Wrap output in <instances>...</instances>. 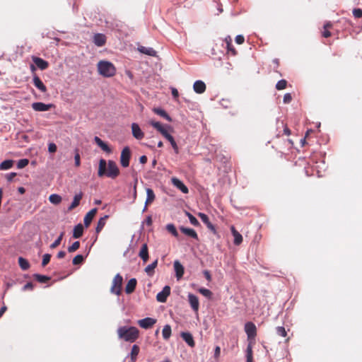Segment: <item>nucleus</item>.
<instances>
[{
	"mask_svg": "<svg viewBox=\"0 0 362 362\" xmlns=\"http://www.w3.org/2000/svg\"><path fill=\"white\" fill-rule=\"evenodd\" d=\"M98 175L99 177L106 175L108 177L115 179L119 175V170L115 161L109 160L107 162L105 159H100Z\"/></svg>",
	"mask_w": 362,
	"mask_h": 362,
	"instance_id": "nucleus-1",
	"label": "nucleus"
},
{
	"mask_svg": "<svg viewBox=\"0 0 362 362\" xmlns=\"http://www.w3.org/2000/svg\"><path fill=\"white\" fill-rule=\"evenodd\" d=\"M245 332L247 334L249 344L246 349L247 362H253L252 345L257 336V327L252 322H248L245 325Z\"/></svg>",
	"mask_w": 362,
	"mask_h": 362,
	"instance_id": "nucleus-2",
	"label": "nucleus"
},
{
	"mask_svg": "<svg viewBox=\"0 0 362 362\" xmlns=\"http://www.w3.org/2000/svg\"><path fill=\"white\" fill-rule=\"evenodd\" d=\"M119 339L127 342H134L139 337V330L136 327L123 326L117 329Z\"/></svg>",
	"mask_w": 362,
	"mask_h": 362,
	"instance_id": "nucleus-3",
	"label": "nucleus"
},
{
	"mask_svg": "<svg viewBox=\"0 0 362 362\" xmlns=\"http://www.w3.org/2000/svg\"><path fill=\"white\" fill-rule=\"evenodd\" d=\"M98 72L103 77L110 78L116 74V68L115 65L108 61L100 60L97 64Z\"/></svg>",
	"mask_w": 362,
	"mask_h": 362,
	"instance_id": "nucleus-4",
	"label": "nucleus"
},
{
	"mask_svg": "<svg viewBox=\"0 0 362 362\" xmlns=\"http://www.w3.org/2000/svg\"><path fill=\"white\" fill-rule=\"evenodd\" d=\"M123 283V278L117 274L115 276L112 281V286L110 288L111 293L119 296L122 293V286Z\"/></svg>",
	"mask_w": 362,
	"mask_h": 362,
	"instance_id": "nucleus-5",
	"label": "nucleus"
},
{
	"mask_svg": "<svg viewBox=\"0 0 362 362\" xmlns=\"http://www.w3.org/2000/svg\"><path fill=\"white\" fill-rule=\"evenodd\" d=\"M131 150L129 146H125L120 155V163L121 165L124 168H127L129 165V160L131 158Z\"/></svg>",
	"mask_w": 362,
	"mask_h": 362,
	"instance_id": "nucleus-6",
	"label": "nucleus"
},
{
	"mask_svg": "<svg viewBox=\"0 0 362 362\" xmlns=\"http://www.w3.org/2000/svg\"><path fill=\"white\" fill-rule=\"evenodd\" d=\"M170 294V287L165 286L156 296V300L160 303H165Z\"/></svg>",
	"mask_w": 362,
	"mask_h": 362,
	"instance_id": "nucleus-7",
	"label": "nucleus"
},
{
	"mask_svg": "<svg viewBox=\"0 0 362 362\" xmlns=\"http://www.w3.org/2000/svg\"><path fill=\"white\" fill-rule=\"evenodd\" d=\"M52 107H54L53 104H45L41 102L33 103L32 104V107L35 111L37 112H45L49 110Z\"/></svg>",
	"mask_w": 362,
	"mask_h": 362,
	"instance_id": "nucleus-8",
	"label": "nucleus"
},
{
	"mask_svg": "<svg viewBox=\"0 0 362 362\" xmlns=\"http://www.w3.org/2000/svg\"><path fill=\"white\" fill-rule=\"evenodd\" d=\"M156 323V320L151 317H146L138 321V325L144 329H149Z\"/></svg>",
	"mask_w": 362,
	"mask_h": 362,
	"instance_id": "nucleus-9",
	"label": "nucleus"
},
{
	"mask_svg": "<svg viewBox=\"0 0 362 362\" xmlns=\"http://www.w3.org/2000/svg\"><path fill=\"white\" fill-rule=\"evenodd\" d=\"M132 132L133 136L138 140H141L144 137V132L136 123L132 124Z\"/></svg>",
	"mask_w": 362,
	"mask_h": 362,
	"instance_id": "nucleus-10",
	"label": "nucleus"
},
{
	"mask_svg": "<svg viewBox=\"0 0 362 362\" xmlns=\"http://www.w3.org/2000/svg\"><path fill=\"white\" fill-rule=\"evenodd\" d=\"M171 182L172 184L177 189H179L182 193L187 194L189 192L187 187L178 178L172 177Z\"/></svg>",
	"mask_w": 362,
	"mask_h": 362,
	"instance_id": "nucleus-11",
	"label": "nucleus"
},
{
	"mask_svg": "<svg viewBox=\"0 0 362 362\" xmlns=\"http://www.w3.org/2000/svg\"><path fill=\"white\" fill-rule=\"evenodd\" d=\"M188 300L192 310L197 312L199 308L198 297L192 293H189Z\"/></svg>",
	"mask_w": 362,
	"mask_h": 362,
	"instance_id": "nucleus-12",
	"label": "nucleus"
},
{
	"mask_svg": "<svg viewBox=\"0 0 362 362\" xmlns=\"http://www.w3.org/2000/svg\"><path fill=\"white\" fill-rule=\"evenodd\" d=\"M97 211H98V209L96 208H94V209H92L90 211H89L86 214L84 219H83V222H84V226L86 228H88L90 225L94 216H95V214L97 213Z\"/></svg>",
	"mask_w": 362,
	"mask_h": 362,
	"instance_id": "nucleus-13",
	"label": "nucleus"
},
{
	"mask_svg": "<svg viewBox=\"0 0 362 362\" xmlns=\"http://www.w3.org/2000/svg\"><path fill=\"white\" fill-rule=\"evenodd\" d=\"M174 269L175 272V276L177 279H180L184 274L185 269L184 267L181 264V263L178 260H175L173 264Z\"/></svg>",
	"mask_w": 362,
	"mask_h": 362,
	"instance_id": "nucleus-14",
	"label": "nucleus"
},
{
	"mask_svg": "<svg viewBox=\"0 0 362 362\" xmlns=\"http://www.w3.org/2000/svg\"><path fill=\"white\" fill-rule=\"evenodd\" d=\"M33 62L41 70H45L49 66V63L42 58L33 57Z\"/></svg>",
	"mask_w": 362,
	"mask_h": 362,
	"instance_id": "nucleus-15",
	"label": "nucleus"
},
{
	"mask_svg": "<svg viewBox=\"0 0 362 362\" xmlns=\"http://www.w3.org/2000/svg\"><path fill=\"white\" fill-rule=\"evenodd\" d=\"M230 230L233 236L234 237V245H240L243 242L242 235L235 229V228L233 226H230Z\"/></svg>",
	"mask_w": 362,
	"mask_h": 362,
	"instance_id": "nucleus-16",
	"label": "nucleus"
},
{
	"mask_svg": "<svg viewBox=\"0 0 362 362\" xmlns=\"http://www.w3.org/2000/svg\"><path fill=\"white\" fill-rule=\"evenodd\" d=\"M180 335L182 339L188 344V346L192 348L194 347L195 342L191 333L182 332Z\"/></svg>",
	"mask_w": 362,
	"mask_h": 362,
	"instance_id": "nucleus-17",
	"label": "nucleus"
},
{
	"mask_svg": "<svg viewBox=\"0 0 362 362\" xmlns=\"http://www.w3.org/2000/svg\"><path fill=\"white\" fill-rule=\"evenodd\" d=\"M33 84L34 86L39 89L41 92L45 93L47 91V87L45 86L43 82L37 75L33 76Z\"/></svg>",
	"mask_w": 362,
	"mask_h": 362,
	"instance_id": "nucleus-18",
	"label": "nucleus"
},
{
	"mask_svg": "<svg viewBox=\"0 0 362 362\" xmlns=\"http://www.w3.org/2000/svg\"><path fill=\"white\" fill-rule=\"evenodd\" d=\"M93 42L98 47L103 46L106 42L105 35L101 33L95 34L93 37Z\"/></svg>",
	"mask_w": 362,
	"mask_h": 362,
	"instance_id": "nucleus-19",
	"label": "nucleus"
},
{
	"mask_svg": "<svg viewBox=\"0 0 362 362\" xmlns=\"http://www.w3.org/2000/svg\"><path fill=\"white\" fill-rule=\"evenodd\" d=\"M136 284H137V281L134 278H132L130 280H129V281L127 282V284L125 286V292L127 294L132 293L136 288Z\"/></svg>",
	"mask_w": 362,
	"mask_h": 362,
	"instance_id": "nucleus-20",
	"label": "nucleus"
},
{
	"mask_svg": "<svg viewBox=\"0 0 362 362\" xmlns=\"http://www.w3.org/2000/svg\"><path fill=\"white\" fill-rule=\"evenodd\" d=\"M94 141H95V144L98 146H100L103 151L108 153H111L112 150L109 147V146L106 143H105L103 140H101L98 136H95Z\"/></svg>",
	"mask_w": 362,
	"mask_h": 362,
	"instance_id": "nucleus-21",
	"label": "nucleus"
},
{
	"mask_svg": "<svg viewBox=\"0 0 362 362\" xmlns=\"http://www.w3.org/2000/svg\"><path fill=\"white\" fill-rule=\"evenodd\" d=\"M193 88L197 93L202 94L206 90V85L202 81H197L193 85Z\"/></svg>",
	"mask_w": 362,
	"mask_h": 362,
	"instance_id": "nucleus-22",
	"label": "nucleus"
},
{
	"mask_svg": "<svg viewBox=\"0 0 362 362\" xmlns=\"http://www.w3.org/2000/svg\"><path fill=\"white\" fill-rule=\"evenodd\" d=\"M139 256L141 258L144 263L148 261L149 257L147 244L144 243L142 245Z\"/></svg>",
	"mask_w": 362,
	"mask_h": 362,
	"instance_id": "nucleus-23",
	"label": "nucleus"
},
{
	"mask_svg": "<svg viewBox=\"0 0 362 362\" xmlns=\"http://www.w3.org/2000/svg\"><path fill=\"white\" fill-rule=\"evenodd\" d=\"M180 230L185 235H186L190 238H194L196 240H198V235L194 229L182 226L180 228Z\"/></svg>",
	"mask_w": 362,
	"mask_h": 362,
	"instance_id": "nucleus-24",
	"label": "nucleus"
},
{
	"mask_svg": "<svg viewBox=\"0 0 362 362\" xmlns=\"http://www.w3.org/2000/svg\"><path fill=\"white\" fill-rule=\"evenodd\" d=\"M82 197H83L82 192H80V193L76 194L74 197V200H73L72 203L68 208V211H72L74 209L77 207L79 205L80 201L81 200Z\"/></svg>",
	"mask_w": 362,
	"mask_h": 362,
	"instance_id": "nucleus-25",
	"label": "nucleus"
},
{
	"mask_svg": "<svg viewBox=\"0 0 362 362\" xmlns=\"http://www.w3.org/2000/svg\"><path fill=\"white\" fill-rule=\"evenodd\" d=\"M138 50L142 53L148 56L154 57L156 55V52L151 47H146L144 46H141L138 48Z\"/></svg>",
	"mask_w": 362,
	"mask_h": 362,
	"instance_id": "nucleus-26",
	"label": "nucleus"
},
{
	"mask_svg": "<svg viewBox=\"0 0 362 362\" xmlns=\"http://www.w3.org/2000/svg\"><path fill=\"white\" fill-rule=\"evenodd\" d=\"M83 233V226L81 223L76 225L73 231V237L74 238H79L82 236Z\"/></svg>",
	"mask_w": 362,
	"mask_h": 362,
	"instance_id": "nucleus-27",
	"label": "nucleus"
},
{
	"mask_svg": "<svg viewBox=\"0 0 362 362\" xmlns=\"http://www.w3.org/2000/svg\"><path fill=\"white\" fill-rule=\"evenodd\" d=\"M149 124L152 127H153L157 131H158L162 135H163L167 132V130L159 122L150 120Z\"/></svg>",
	"mask_w": 362,
	"mask_h": 362,
	"instance_id": "nucleus-28",
	"label": "nucleus"
},
{
	"mask_svg": "<svg viewBox=\"0 0 362 362\" xmlns=\"http://www.w3.org/2000/svg\"><path fill=\"white\" fill-rule=\"evenodd\" d=\"M146 195L147 197L145 202L146 206H148V204H151L155 200L156 198L154 192L151 188L146 189Z\"/></svg>",
	"mask_w": 362,
	"mask_h": 362,
	"instance_id": "nucleus-29",
	"label": "nucleus"
},
{
	"mask_svg": "<svg viewBox=\"0 0 362 362\" xmlns=\"http://www.w3.org/2000/svg\"><path fill=\"white\" fill-rule=\"evenodd\" d=\"M108 218V216H105L104 217H102L99 219L98 223H97V226L95 228V232L97 234H98L102 230L103 228H104L105 223H106V220Z\"/></svg>",
	"mask_w": 362,
	"mask_h": 362,
	"instance_id": "nucleus-30",
	"label": "nucleus"
},
{
	"mask_svg": "<svg viewBox=\"0 0 362 362\" xmlns=\"http://www.w3.org/2000/svg\"><path fill=\"white\" fill-rule=\"evenodd\" d=\"M157 265H158V259H156L153 262H152L151 264L148 265L145 268L146 273L149 276H152L154 274V269L156 268Z\"/></svg>",
	"mask_w": 362,
	"mask_h": 362,
	"instance_id": "nucleus-31",
	"label": "nucleus"
},
{
	"mask_svg": "<svg viewBox=\"0 0 362 362\" xmlns=\"http://www.w3.org/2000/svg\"><path fill=\"white\" fill-rule=\"evenodd\" d=\"M139 351H140V348L138 345H136V344L133 345V346L132 348L131 353H130L132 362L136 361V357L139 353Z\"/></svg>",
	"mask_w": 362,
	"mask_h": 362,
	"instance_id": "nucleus-32",
	"label": "nucleus"
},
{
	"mask_svg": "<svg viewBox=\"0 0 362 362\" xmlns=\"http://www.w3.org/2000/svg\"><path fill=\"white\" fill-rule=\"evenodd\" d=\"M153 112L156 114L160 115V117L165 118L168 121H169V122L172 121L171 117L169 116V115L164 110L160 109V108H154L153 109Z\"/></svg>",
	"mask_w": 362,
	"mask_h": 362,
	"instance_id": "nucleus-33",
	"label": "nucleus"
},
{
	"mask_svg": "<svg viewBox=\"0 0 362 362\" xmlns=\"http://www.w3.org/2000/svg\"><path fill=\"white\" fill-rule=\"evenodd\" d=\"M171 327L169 325H166L163 327L162 334L165 340H168L171 336Z\"/></svg>",
	"mask_w": 362,
	"mask_h": 362,
	"instance_id": "nucleus-34",
	"label": "nucleus"
},
{
	"mask_svg": "<svg viewBox=\"0 0 362 362\" xmlns=\"http://www.w3.org/2000/svg\"><path fill=\"white\" fill-rule=\"evenodd\" d=\"M18 264L20 267L24 271L30 268V263L28 262V261L22 257H20L18 258Z\"/></svg>",
	"mask_w": 362,
	"mask_h": 362,
	"instance_id": "nucleus-35",
	"label": "nucleus"
},
{
	"mask_svg": "<svg viewBox=\"0 0 362 362\" xmlns=\"http://www.w3.org/2000/svg\"><path fill=\"white\" fill-rule=\"evenodd\" d=\"M13 165V160H6L0 164V170H6L10 169Z\"/></svg>",
	"mask_w": 362,
	"mask_h": 362,
	"instance_id": "nucleus-36",
	"label": "nucleus"
},
{
	"mask_svg": "<svg viewBox=\"0 0 362 362\" xmlns=\"http://www.w3.org/2000/svg\"><path fill=\"white\" fill-rule=\"evenodd\" d=\"M226 46L228 52H230L233 56H235L237 54V52L235 49L233 45H232L231 39L229 37V39H226Z\"/></svg>",
	"mask_w": 362,
	"mask_h": 362,
	"instance_id": "nucleus-37",
	"label": "nucleus"
},
{
	"mask_svg": "<svg viewBox=\"0 0 362 362\" xmlns=\"http://www.w3.org/2000/svg\"><path fill=\"white\" fill-rule=\"evenodd\" d=\"M34 278L40 283H47L50 280V277L41 274H34Z\"/></svg>",
	"mask_w": 362,
	"mask_h": 362,
	"instance_id": "nucleus-38",
	"label": "nucleus"
},
{
	"mask_svg": "<svg viewBox=\"0 0 362 362\" xmlns=\"http://www.w3.org/2000/svg\"><path fill=\"white\" fill-rule=\"evenodd\" d=\"M49 200L52 204H59L62 202V197L57 194H52L49 197Z\"/></svg>",
	"mask_w": 362,
	"mask_h": 362,
	"instance_id": "nucleus-39",
	"label": "nucleus"
},
{
	"mask_svg": "<svg viewBox=\"0 0 362 362\" xmlns=\"http://www.w3.org/2000/svg\"><path fill=\"white\" fill-rule=\"evenodd\" d=\"M167 230L174 237H178V233L175 226L173 223H169L166 226Z\"/></svg>",
	"mask_w": 362,
	"mask_h": 362,
	"instance_id": "nucleus-40",
	"label": "nucleus"
},
{
	"mask_svg": "<svg viewBox=\"0 0 362 362\" xmlns=\"http://www.w3.org/2000/svg\"><path fill=\"white\" fill-rule=\"evenodd\" d=\"M287 81L285 79H281L277 82L276 84V88L278 90H284L286 88Z\"/></svg>",
	"mask_w": 362,
	"mask_h": 362,
	"instance_id": "nucleus-41",
	"label": "nucleus"
},
{
	"mask_svg": "<svg viewBox=\"0 0 362 362\" xmlns=\"http://www.w3.org/2000/svg\"><path fill=\"white\" fill-rule=\"evenodd\" d=\"M84 257L82 255H77L73 259L72 263L74 265H78L83 263Z\"/></svg>",
	"mask_w": 362,
	"mask_h": 362,
	"instance_id": "nucleus-42",
	"label": "nucleus"
},
{
	"mask_svg": "<svg viewBox=\"0 0 362 362\" xmlns=\"http://www.w3.org/2000/svg\"><path fill=\"white\" fill-rule=\"evenodd\" d=\"M186 215L189 218V220L191 224H192L194 226H199V223L198 220L193 215H192L189 212H186Z\"/></svg>",
	"mask_w": 362,
	"mask_h": 362,
	"instance_id": "nucleus-43",
	"label": "nucleus"
},
{
	"mask_svg": "<svg viewBox=\"0 0 362 362\" xmlns=\"http://www.w3.org/2000/svg\"><path fill=\"white\" fill-rule=\"evenodd\" d=\"M63 236H64V233H62L60 234V235L58 237V238L57 240H55L54 242L50 245V248L54 249V248H56L57 247H58L62 242Z\"/></svg>",
	"mask_w": 362,
	"mask_h": 362,
	"instance_id": "nucleus-44",
	"label": "nucleus"
},
{
	"mask_svg": "<svg viewBox=\"0 0 362 362\" xmlns=\"http://www.w3.org/2000/svg\"><path fill=\"white\" fill-rule=\"evenodd\" d=\"M29 163V160L26 158L21 159L18 161L17 167L19 169L23 168Z\"/></svg>",
	"mask_w": 362,
	"mask_h": 362,
	"instance_id": "nucleus-45",
	"label": "nucleus"
},
{
	"mask_svg": "<svg viewBox=\"0 0 362 362\" xmlns=\"http://www.w3.org/2000/svg\"><path fill=\"white\" fill-rule=\"evenodd\" d=\"M80 247L79 241L74 242L71 246L68 247L69 252H74L76 251Z\"/></svg>",
	"mask_w": 362,
	"mask_h": 362,
	"instance_id": "nucleus-46",
	"label": "nucleus"
},
{
	"mask_svg": "<svg viewBox=\"0 0 362 362\" xmlns=\"http://www.w3.org/2000/svg\"><path fill=\"white\" fill-rule=\"evenodd\" d=\"M276 330L278 335L283 337H286L287 336V332L284 327H277Z\"/></svg>",
	"mask_w": 362,
	"mask_h": 362,
	"instance_id": "nucleus-47",
	"label": "nucleus"
},
{
	"mask_svg": "<svg viewBox=\"0 0 362 362\" xmlns=\"http://www.w3.org/2000/svg\"><path fill=\"white\" fill-rule=\"evenodd\" d=\"M50 259H51V255L45 254L42 257V266L45 267L49 262Z\"/></svg>",
	"mask_w": 362,
	"mask_h": 362,
	"instance_id": "nucleus-48",
	"label": "nucleus"
},
{
	"mask_svg": "<svg viewBox=\"0 0 362 362\" xmlns=\"http://www.w3.org/2000/svg\"><path fill=\"white\" fill-rule=\"evenodd\" d=\"M198 216L201 218L202 221L205 224L208 223V222L210 221L208 216L204 213H199Z\"/></svg>",
	"mask_w": 362,
	"mask_h": 362,
	"instance_id": "nucleus-49",
	"label": "nucleus"
},
{
	"mask_svg": "<svg viewBox=\"0 0 362 362\" xmlns=\"http://www.w3.org/2000/svg\"><path fill=\"white\" fill-rule=\"evenodd\" d=\"M353 15L356 18H360L362 17V9L361 8H354L353 10Z\"/></svg>",
	"mask_w": 362,
	"mask_h": 362,
	"instance_id": "nucleus-50",
	"label": "nucleus"
},
{
	"mask_svg": "<svg viewBox=\"0 0 362 362\" xmlns=\"http://www.w3.org/2000/svg\"><path fill=\"white\" fill-rule=\"evenodd\" d=\"M199 293L206 297H210L212 294L210 290L204 288L199 289Z\"/></svg>",
	"mask_w": 362,
	"mask_h": 362,
	"instance_id": "nucleus-51",
	"label": "nucleus"
},
{
	"mask_svg": "<svg viewBox=\"0 0 362 362\" xmlns=\"http://www.w3.org/2000/svg\"><path fill=\"white\" fill-rule=\"evenodd\" d=\"M292 100V96L291 93H286L284 96L283 101L285 104L290 103Z\"/></svg>",
	"mask_w": 362,
	"mask_h": 362,
	"instance_id": "nucleus-52",
	"label": "nucleus"
},
{
	"mask_svg": "<svg viewBox=\"0 0 362 362\" xmlns=\"http://www.w3.org/2000/svg\"><path fill=\"white\" fill-rule=\"evenodd\" d=\"M74 160H75V165L76 167H78L81 164V161H80V155H79L78 151L77 149L76 150Z\"/></svg>",
	"mask_w": 362,
	"mask_h": 362,
	"instance_id": "nucleus-53",
	"label": "nucleus"
},
{
	"mask_svg": "<svg viewBox=\"0 0 362 362\" xmlns=\"http://www.w3.org/2000/svg\"><path fill=\"white\" fill-rule=\"evenodd\" d=\"M57 146L54 143H50L48 146V151L49 153H54L57 151Z\"/></svg>",
	"mask_w": 362,
	"mask_h": 362,
	"instance_id": "nucleus-54",
	"label": "nucleus"
},
{
	"mask_svg": "<svg viewBox=\"0 0 362 362\" xmlns=\"http://www.w3.org/2000/svg\"><path fill=\"white\" fill-rule=\"evenodd\" d=\"M244 41H245V38L243 35H239L235 37V42L237 44L241 45L244 42Z\"/></svg>",
	"mask_w": 362,
	"mask_h": 362,
	"instance_id": "nucleus-55",
	"label": "nucleus"
},
{
	"mask_svg": "<svg viewBox=\"0 0 362 362\" xmlns=\"http://www.w3.org/2000/svg\"><path fill=\"white\" fill-rule=\"evenodd\" d=\"M34 285L32 282H28L23 288V291L33 290Z\"/></svg>",
	"mask_w": 362,
	"mask_h": 362,
	"instance_id": "nucleus-56",
	"label": "nucleus"
},
{
	"mask_svg": "<svg viewBox=\"0 0 362 362\" xmlns=\"http://www.w3.org/2000/svg\"><path fill=\"white\" fill-rule=\"evenodd\" d=\"M170 143H171L172 141H173L175 139L173 138V136H171L168 132H166L163 135Z\"/></svg>",
	"mask_w": 362,
	"mask_h": 362,
	"instance_id": "nucleus-57",
	"label": "nucleus"
},
{
	"mask_svg": "<svg viewBox=\"0 0 362 362\" xmlns=\"http://www.w3.org/2000/svg\"><path fill=\"white\" fill-rule=\"evenodd\" d=\"M170 144H171L175 153L176 154H177L179 153V148H178V146H177L176 141L174 140L173 141H172L170 143Z\"/></svg>",
	"mask_w": 362,
	"mask_h": 362,
	"instance_id": "nucleus-58",
	"label": "nucleus"
},
{
	"mask_svg": "<svg viewBox=\"0 0 362 362\" xmlns=\"http://www.w3.org/2000/svg\"><path fill=\"white\" fill-rule=\"evenodd\" d=\"M207 228L211 230L214 233H216V230L215 228V226L211 223V221L208 222V223L206 224Z\"/></svg>",
	"mask_w": 362,
	"mask_h": 362,
	"instance_id": "nucleus-59",
	"label": "nucleus"
},
{
	"mask_svg": "<svg viewBox=\"0 0 362 362\" xmlns=\"http://www.w3.org/2000/svg\"><path fill=\"white\" fill-rule=\"evenodd\" d=\"M207 228L211 230L214 233H216V230L215 228V226L211 223V221L208 222V223L206 224Z\"/></svg>",
	"mask_w": 362,
	"mask_h": 362,
	"instance_id": "nucleus-60",
	"label": "nucleus"
},
{
	"mask_svg": "<svg viewBox=\"0 0 362 362\" xmlns=\"http://www.w3.org/2000/svg\"><path fill=\"white\" fill-rule=\"evenodd\" d=\"M331 33L327 29H324V30L322 33V37L327 38L331 36Z\"/></svg>",
	"mask_w": 362,
	"mask_h": 362,
	"instance_id": "nucleus-61",
	"label": "nucleus"
},
{
	"mask_svg": "<svg viewBox=\"0 0 362 362\" xmlns=\"http://www.w3.org/2000/svg\"><path fill=\"white\" fill-rule=\"evenodd\" d=\"M172 95L175 99H177L179 97L178 90L176 88H172Z\"/></svg>",
	"mask_w": 362,
	"mask_h": 362,
	"instance_id": "nucleus-62",
	"label": "nucleus"
},
{
	"mask_svg": "<svg viewBox=\"0 0 362 362\" xmlns=\"http://www.w3.org/2000/svg\"><path fill=\"white\" fill-rule=\"evenodd\" d=\"M282 125L284 127V134L286 135H288V136L290 135L291 134V130L287 127V125L286 124L284 125L283 123H282Z\"/></svg>",
	"mask_w": 362,
	"mask_h": 362,
	"instance_id": "nucleus-63",
	"label": "nucleus"
},
{
	"mask_svg": "<svg viewBox=\"0 0 362 362\" xmlns=\"http://www.w3.org/2000/svg\"><path fill=\"white\" fill-rule=\"evenodd\" d=\"M16 173H11L7 175V180L8 181H11L16 177Z\"/></svg>",
	"mask_w": 362,
	"mask_h": 362,
	"instance_id": "nucleus-64",
	"label": "nucleus"
}]
</instances>
